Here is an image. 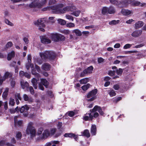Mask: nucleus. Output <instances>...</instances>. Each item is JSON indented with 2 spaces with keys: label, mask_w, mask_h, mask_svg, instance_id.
<instances>
[{
  "label": "nucleus",
  "mask_w": 146,
  "mask_h": 146,
  "mask_svg": "<svg viewBox=\"0 0 146 146\" xmlns=\"http://www.w3.org/2000/svg\"><path fill=\"white\" fill-rule=\"evenodd\" d=\"M40 56L42 60L46 61L48 60H54L56 58V54L53 51H46L44 52H40Z\"/></svg>",
  "instance_id": "nucleus-1"
},
{
  "label": "nucleus",
  "mask_w": 146,
  "mask_h": 146,
  "mask_svg": "<svg viewBox=\"0 0 146 146\" xmlns=\"http://www.w3.org/2000/svg\"><path fill=\"white\" fill-rule=\"evenodd\" d=\"M33 122H29L26 130V134L28 135L30 134L31 138L35 136L36 131L35 127L33 126Z\"/></svg>",
  "instance_id": "nucleus-2"
},
{
  "label": "nucleus",
  "mask_w": 146,
  "mask_h": 146,
  "mask_svg": "<svg viewBox=\"0 0 146 146\" xmlns=\"http://www.w3.org/2000/svg\"><path fill=\"white\" fill-rule=\"evenodd\" d=\"M50 36L52 40L56 42L60 41H64L65 39L64 36L57 33H52L50 35Z\"/></svg>",
  "instance_id": "nucleus-3"
},
{
  "label": "nucleus",
  "mask_w": 146,
  "mask_h": 146,
  "mask_svg": "<svg viewBox=\"0 0 146 146\" xmlns=\"http://www.w3.org/2000/svg\"><path fill=\"white\" fill-rule=\"evenodd\" d=\"M64 6V5L62 3H60L57 5H55L48 7L49 9H51L53 10L52 12L54 13L59 14L60 13H57L56 11L58 10H60L61 8H62Z\"/></svg>",
  "instance_id": "nucleus-4"
},
{
  "label": "nucleus",
  "mask_w": 146,
  "mask_h": 146,
  "mask_svg": "<svg viewBox=\"0 0 146 146\" xmlns=\"http://www.w3.org/2000/svg\"><path fill=\"white\" fill-rule=\"evenodd\" d=\"M129 0H124L120 1H118L117 5V7L123 8L127 7L129 5Z\"/></svg>",
  "instance_id": "nucleus-5"
},
{
  "label": "nucleus",
  "mask_w": 146,
  "mask_h": 146,
  "mask_svg": "<svg viewBox=\"0 0 146 146\" xmlns=\"http://www.w3.org/2000/svg\"><path fill=\"white\" fill-rule=\"evenodd\" d=\"M91 112H94L98 111L100 115L103 116L104 113L102 111L101 107L97 105L95 106L92 109L90 110Z\"/></svg>",
  "instance_id": "nucleus-6"
},
{
  "label": "nucleus",
  "mask_w": 146,
  "mask_h": 146,
  "mask_svg": "<svg viewBox=\"0 0 146 146\" xmlns=\"http://www.w3.org/2000/svg\"><path fill=\"white\" fill-rule=\"evenodd\" d=\"M46 22V20L44 18H42L40 19H38L37 21L35 22L34 23L35 25H40L42 27H45V25L44 24Z\"/></svg>",
  "instance_id": "nucleus-7"
},
{
  "label": "nucleus",
  "mask_w": 146,
  "mask_h": 146,
  "mask_svg": "<svg viewBox=\"0 0 146 146\" xmlns=\"http://www.w3.org/2000/svg\"><path fill=\"white\" fill-rule=\"evenodd\" d=\"M64 136L65 137H70L71 138H73L76 141H77L78 137L75 134L71 133H65Z\"/></svg>",
  "instance_id": "nucleus-8"
},
{
  "label": "nucleus",
  "mask_w": 146,
  "mask_h": 146,
  "mask_svg": "<svg viewBox=\"0 0 146 146\" xmlns=\"http://www.w3.org/2000/svg\"><path fill=\"white\" fill-rule=\"evenodd\" d=\"M40 39L41 42L43 44H47L51 42V40L45 36H41Z\"/></svg>",
  "instance_id": "nucleus-9"
},
{
  "label": "nucleus",
  "mask_w": 146,
  "mask_h": 146,
  "mask_svg": "<svg viewBox=\"0 0 146 146\" xmlns=\"http://www.w3.org/2000/svg\"><path fill=\"white\" fill-rule=\"evenodd\" d=\"M98 92V90L97 89H95L94 90L89 92L87 96V98H90L91 97L95 96Z\"/></svg>",
  "instance_id": "nucleus-10"
},
{
  "label": "nucleus",
  "mask_w": 146,
  "mask_h": 146,
  "mask_svg": "<svg viewBox=\"0 0 146 146\" xmlns=\"http://www.w3.org/2000/svg\"><path fill=\"white\" fill-rule=\"evenodd\" d=\"M142 33L141 30H136L133 31L131 34V36L135 37H137L141 35Z\"/></svg>",
  "instance_id": "nucleus-11"
},
{
  "label": "nucleus",
  "mask_w": 146,
  "mask_h": 146,
  "mask_svg": "<svg viewBox=\"0 0 146 146\" xmlns=\"http://www.w3.org/2000/svg\"><path fill=\"white\" fill-rule=\"evenodd\" d=\"M20 84L22 89H24L25 88H29V84L27 82H25L24 80H22L21 81Z\"/></svg>",
  "instance_id": "nucleus-12"
},
{
  "label": "nucleus",
  "mask_w": 146,
  "mask_h": 146,
  "mask_svg": "<svg viewBox=\"0 0 146 146\" xmlns=\"http://www.w3.org/2000/svg\"><path fill=\"white\" fill-rule=\"evenodd\" d=\"M33 1L29 5V7L31 8L37 7L38 6L39 0H31Z\"/></svg>",
  "instance_id": "nucleus-13"
},
{
  "label": "nucleus",
  "mask_w": 146,
  "mask_h": 146,
  "mask_svg": "<svg viewBox=\"0 0 146 146\" xmlns=\"http://www.w3.org/2000/svg\"><path fill=\"white\" fill-rule=\"evenodd\" d=\"M38 80L39 78H37V79L33 78L31 80V82L35 89H36L37 88L38 81Z\"/></svg>",
  "instance_id": "nucleus-14"
},
{
  "label": "nucleus",
  "mask_w": 146,
  "mask_h": 146,
  "mask_svg": "<svg viewBox=\"0 0 146 146\" xmlns=\"http://www.w3.org/2000/svg\"><path fill=\"white\" fill-rule=\"evenodd\" d=\"M51 68L50 65L48 63H45L43 64L42 66V68L45 71H48Z\"/></svg>",
  "instance_id": "nucleus-15"
},
{
  "label": "nucleus",
  "mask_w": 146,
  "mask_h": 146,
  "mask_svg": "<svg viewBox=\"0 0 146 146\" xmlns=\"http://www.w3.org/2000/svg\"><path fill=\"white\" fill-rule=\"evenodd\" d=\"M59 141H52L46 143L45 146H56L55 144H59Z\"/></svg>",
  "instance_id": "nucleus-16"
},
{
  "label": "nucleus",
  "mask_w": 146,
  "mask_h": 146,
  "mask_svg": "<svg viewBox=\"0 0 146 146\" xmlns=\"http://www.w3.org/2000/svg\"><path fill=\"white\" fill-rule=\"evenodd\" d=\"M97 128L95 125H92L91 126L90 131L93 135H95L96 134Z\"/></svg>",
  "instance_id": "nucleus-17"
},
{
  "label": "nucleus",
  "mask_w": 146,
  "mask_h": 146,
  "mask_svg": "<svg viewBox=\"0 0 146 146\" xmlns=\"http://www.w3.org/2000/svg\"><path fill=\"white\" fill-rule=\"evenodd\" d=\"M121 13L122 15L125 16H127L133 13L132 11H131L128 9H122Z\"/></svg>",
  "instance_id": "nucleus-18"
},
{
  "label": "nucleus",
  "mask_w": 146,
  "mask_h": 146,
  "mask_svg": "<svg viewBox=\"0 0 146 146\" xmlns=\"http://www.w3.org/2000/svg\"><path fill=\"white\" fill-rule=\"evenodd\" d=\"M50 135V133L48 129H46L44 131L43 133L42 134L41 138L42 139H44L45 137L47 138Z\"/></svg>",
  "instance_id": "nucleus-19"
},
{
  "label": "nucleus",
  "mask_w": 146,
  "mask_h": 146,
  "mask_svg": "<svg viewBox=\"0 0 146 146\" xmlns=\"http://www.w3.org/2000/svg\"><path fill=\"white\" fill-rule=\"evenodd\" d=\"M40 83L43 85L46 88L48 87L49 83L46 79L44 78H41L40 79Z\"/></svg>",
  "instance_id": "nucleus-20"
},
{
  "label": "nucleus",
  "mask_w": 146,
  "mask_h": 146,
  "mask_svg": "<svg viewBox=\"0 0 146 146\" xmlns=\"http://www.w3.org/2000/svg\"><path fill=\"white\" fill-rule=\"evenodd\" d=\"M23 98L24 100L25 101H28L29 102H32L33 101V98L31 97L29 98L28 95L26 94H24Z\"/></svg>",
  "instance_id": "nucleus-21"
},
{
  "label": "nucleus",
  "mask_w": 146,
  "mask_h": 146,
  "mask_svg": "<svg viewBox=\"0 0 146 146\" xmlns=\"http://www.w3.org/2000/svg\"><path fill=\"white\" fill-rule=\"evenodd\" d=\"M15 56V52L14 51H12L11 52L8 54L7 59L8 60H11V59L14 58Z\"/></svg>",
  "instance_id": "nucleus-22"
},
{
  "label": "nucleus",
  "mask_w": 146,
  "mask_h": 146,
  "mask_svg": "<svg viewBox=\"0 0 146 146\" xmlns=\"http://www.w3.org/2000/svg\"><path fill=\"white\" fill-rule=\"evenodd\" d=\"M29 109V107L27 104L24 106H22L20 108V111L21 113H22L24 112L26 110V111H28Z\"/></svg>",
  "instance_id": "nucleus-23"
},
{
  "label": "nucleus",
  "mask_w": 146,
  "mask_h": 146,
  "mask_svg": "<svg viewBox=\"0 0 146 146\" xmlns=\"http://www.w3.org/2000/svg\"><path fill=\"white\" fill-rule=\"evenodd\" d=\"M68 6H67L65 7L62 9L58 10H57L56 12L57 13H64L66 12V11H69Z\"/></svg>",
  "instance_id": "nucleus-24"
},
{
  "label": "nucleus",
  "mask_w": 146,
  "mask_h": 146,
  "mask_svg": "<svg viewBox=\"0 0 146 146\" xmlns=\"http://www.w3.org/2000/svg\"><path fill=\"white\" fill-rule=\"evenodd\" d=\"M12 76V74L11 73L8 72H5L3 78V80H5L8 78H11Z\"/></svg>",
  "instance_id": "nucleus-25"
},
{
  "label": "nucleus",
  "mask_w": 146,
  "mask_h": 146,
  "mask_svg": "<svg viewBox=\"0 0 146 146\" xmlns=\"http://www.w3.org/2000/svg\"><path fill=\"white\" fill-rule=\"evenodd\" d=\"M144 24L143 22L142 21H138L135 24V28L137 29L142 27Z\"/></svg>",
  "instance_id": "nucleus-26"
},
{
  "label": "nucleus",
  "mask_w": 146,
  "mask_h": 146,
  "mask_svg": "<svg viewBox=\"0 0 146 146\" xmlns=\"http://www.w3.org/2000/svg\"><path fill=\"white\" fill-rule=\"evenodd\" d=\"M83 136L89 138L90 137V134L89 133V130L87 129L84 130L82 133Z\"/></svg>",
  "instance_id": "nucleus-27"
},
{
  "label": "nucleus",
  "mask_w": 146,
  "mask_h": 146,
  "mask_svg": "<svg viewBox=\"0 0 146 146\" xmlns=\"http://www.w3.org/2000/svg\"><path fill=\"white\" fill-rule=\"evenodd\" d=\"M93 67L91 66L85 69L84 70L87 74H90L92 73V71L93 70Z\"/></svg>",
  "instance_id": "nucleus-28"
},
{
  "label": "nucleus",
  "mask_w": 146,
  "mask_h": 146,
  "mask_svg": "<svg viewBox=\"0 0 146 146\" xmlns=\"http://www.w3.org/2000/svg\"><path fill=\"white\" fill-rule=\"evenodd\" d=\"M115 12L114 8L111 6L108 8V13L109 14H114Z\"/></svg>",
  "instance_id": "nucleus-29"
},
{
  "label": "nucleus",
  "mask_w": 146,
  "mask_h": 146,
  "mask_svg": "<svg viewBox=\"0 0 146 146\" xmlns=\"http://www.w3.org/2000/svg\"><path fill=\"white\" fill-rule=\"evenodd\" d=\"M31 73L32 74L34 75L35 77L37 78H38L40 76V74L36 72V70L35 69L33 68L32 69Z\"/></svg>",
  "instance_id": "nucleus-30"
},
{
  "label": "nucleus",
  "mask_w": 146,
  "mask_h": 146,
  "mask_svg": "<svg viewBox=\"0 0 146 146\" xmlns=\"http://www.w3.org/2000/svg\"><path fill=\"white\" fill-rule=\"evenodd\" d=\"M73 33H75L76 36H82V32L78 29H74L73 31Z\"/></svg>",
  "instance_id": "nucleus-31"
},
{
  "label": "nucleus",
  "mask_w": 146,
  "mask_h": 146,
  "mask_svg": "<svg viewBox=\"0 0 146 146\" xmlns=\"http://www.w3.org/2000/svg\"><path fill=\"white\" fill-rule=\"evenodd\" d=\"M89 80L88 78H86L80 80L79 82L81 84H85L88 82Z\"/></svg>",
  "instance_id": "nucleus-32"
},
{
  "label": "nucleus",
  "mask_w": 146,
  "mask_h": 146,
  "mask_svg": "<svg viewBox=\"0 0 146 146\" xmlns=\"http://www.w3.org/2000/svg\"><path fill=\"white\" fill-rule=\"evenodd\" d=\"M90 84H87L86 85H84L81 87L83 91H86L90 87Z\"/></svg>",
  "instance_id": "nucleus-33"
},
{
  "label": "nucleus",
  "mask_w": 146,
  "mask_h": 146,
  "mask_svg": "<svg viewBox=\"0 0 146 146\" xmlns=\"http://www.w3.org/2000/svg\"><path fill=\"white\" fill-rule=\"evenodd\" d=\"M109 91V94L110 97H112L116 96V94L113 90L111 89Z\"/></svg>",
  "instance_id": "nucleus-34"
},
{
  "label": "nucleus",
  "mask_w": 146,
  "mask_h": 146,
  "mask_svg": "<svg viewBox=\"0 0 146 146\" xmlns=\"http://www.w3.org/2000/svg\"><path fill=\"white\" fill-rule=\"evenodd\" d=\"M9 90V88H6L5 91L3 92L2 94V97L4 98H6L8 94V92Z\"/></svg>",
  "instance_id": "nucleus-35"
},
{
  "label": "nucleus",
  "mask_w": 146,
  "mask_h": 146,
  "mask_svg": "<svg viewBox=\"0 0 146 146\" xmlns=\"http://www.w3.org/2000/svg\"><path fill=\"white\" fill-rule=\"evenodd\" d=\"M107 13H108V8L106 7H103L102 10V14L105 15Z\"/></svg>",
  "instance_id": "nucleus-36"
},
{
  "label": "nucleus",
  "mask_w": 146,
  "mask_h": 146,
  "mask_svg": "<svg viewBox=\"0 0 146 146\" xmlns=\"http://www.w3.org/2000/svg\"><path fill=\"white\" fill-rule=\"evenodd\" d=\"M47 0H41L40 3H38V6L41 7L44 6L46 3Z\"/></svg>",
  "instance_id": "nucleus-37"
},
{
  "label": "nucleus",
  "mask_w": 146,
  "mask_h": 146,
  "mask_svg": "<svg viewBox=\"0 0 146 146\" xmlns=\"http://www.w3.org/2000/svg\"><path fill=\"white\" fill-rule=\"evenodd\" d=\"M120 21L119 20H117V21L115 20H112L109 23L110 25H115L119 23Z\"/></svg>",
  "instance_id": "nucleus-38"
},
{
  "label": "nucleus",
  "mask_w": 146,
  "mask_h": 146,
  "mask_svg": "<svg viewBox=\"0 0 146 146\" xmlns=\"http://www.w3.org/2000/svg\"><path fill=\"white\" fill-rule=\"evenodd\" d=\"M58 23L60 24L61 25H64L66 24V21L63 19H59L58 20Z\"/></svg>",
  "instance_id": "nucleus-39"
},
{
  "label": "nucleus",
  "mask_w": 146,
  "mask_h": 146,
  "mask_svg": "<svg viewBox=\"0 0 146 146\" xmlns=\"http://www.w3.org/2000/svg\"><path fill=\"white\" fill-rule=\"evenodd\" d=\"M80 12L81 11H74L71 13V14L77 17L79 16Z\"/></svg>",
  "instance_id": "nucleus-40"
},
{
  "label": "nucleus",
  "mask_w": 146,
  "mask_h": 146,
  "mask_svg": "<svg viewBox=\"0 0 146 146\" xmlns=\"http://www.w3.org/2000/svg\"><path fill=\"white\" fill-rule=\"evenodd\" d=\"M115 72H116L118 75L121 76L123 72V70L122 69L119 68V70L117 69L116 70Z\"/></svg>",
  "instance_id": "nucleus-41"
},
{
  "label": "nucleus",
  "mask_w": 146,
  "mask_h": 146,
  "mask_svg": "<svg viewBox=\"0 0 146 146\" xmlns=\"http://www.w3.org/2000/svg\"><path fill=\"white\" fill-rule=\"evenodd\" d=\"M15 102L14 100L12 98H10L9 102V105H11L12 106H13L15 105Z\"/></svg>",
  "instance_id": "nucleus-42"
},
{
  "label": "nucleus",
  "mask_w": 146,
  "mask_h": 146,
  "mask_svg": "<svg viewBox=\"0 0 146 146\" xmlns=\"http://www.w3.org/2000/svg\"><path fill=\"white\" fill-rule=\"evenodd\" d=\"M118 1L116 0H109V1L110 3L116 6H117Z\"/></svg>",
  "instance_id": "nucleus-43"
},
{
  "label": "nucleus",
  "mask_w": 146,
  "mask_h": 146,
  "mask_svg": "<svg viewBox=\"0 0 146 146\" xmlns=\"http://www.w3.org/2000/svg\"><path fill=\"white\" fill-rule=\"evenodd\" d=\"M13 45V43L11 42H9L7 43L5 46V49L11 47Z\"/></svg>",
  "instance_id": "nucleus-44"
},
{
  "label": "nucleus",
  "mask_w": 146,
  "mask_h": 146,
  "mask_svg": "<svg viewBox=\"0 0 146 146\" xmlns=\"http://www.w3.org/2000/svg\"><path fill=\"white\" fill-rule=\"evenodd\" d=\"M122 99V98L121 97H118L117 98H114L113 100V102L115 103H117Z\"/></svg>",
  "instance_id": "nucleus-45"
},
{
  "label": "nucleus",
  "mask_w": 146,
  "mask_h": 146,
  "mask_svg": "<svg viewBox=\"0 0 146 146\" xmlns=\"http://www.w3.org/2000/svg\"><path fill=\"white\" fill-rule=\"evenodd\" d=\"M115 70L112 71L110 70L109 71L108 73V74L110 76H113L115 75Z\"/></svg>",
  "instance_id": "nucleus-46"
},
{
  "label": "nucleus",
  "mask_w": 146,
  "mask_h": 146,
  "mask_svg": "<svg viewBox=\"0 0 146 146\" xmlns=\"http://www.w3.org/2000/svg\"><path fill=\"white\" fill-rule=\"evenodd\" d=\"M113 88L115 90H119L120 88L119 84H117L113 86Z\"/></svg>",
  "instance_id": "nucleus-47"
},
{
  "label": "nucleus",
  "mask_w": 146,
  "mask_h": 146,
  "mask_svg": "<svg viewBox=\"0 0 146 146\" xmlns=\"http://www.w3.org/2000/svg\"><path fill=\"white\" fill-rule=\"evenodd\" d=\"M5 22L6 23L11 26H13V24L7 19H5Z\"/></svg>",
  "instance_id": "nucleus-48"
},
{
  "label": "nucleus",
  "mask_w": 146,
  "mask_h": 146,
  "mask_svg": "<svg viewBox=\"0 0 146 146\" xmlns=\"http://www.w3.org/2000/svg\"><path fill=\"white\" fill-rule=\"evenodd\" d=\"M22 137V134L21 132H18L16 135V137L18 139H20Z\"/></svg>",
  "instance_id": "nucleus-49"
},
{
  "label": "nucleus",
  "mask_w": 146,
  "mask_h": 146,
  "mask_svg": "<svg viewBox=\"0 0 146 146\" xmlns=\"http://www.w3.org/2000/svg\"><path fill=\"white\" fill-rule=\"evenodd\" d=\"M132 46V44H125L123 46V48L125 49H127L130 48Z\"/></svg>",
  "instance_id": "nucleus-50"
},
{
  "label": "nucleus",
  "mask_w": 146,
  "mask_h": 146,
  "mask_svg": "<svg viewBox=\"0 0 146 146\" xmlns=\"http://www.w3.org/2000/svg\"><path fill=\"white\" fill-rule=\"evenodd\" d=\"M29 88L31 94L33 95L35 93V91L33 87L31 86H30L29 87Z\"/></svg>",
  "instance_id": "nucleus-51"
},
{
  "label": "nucleus",
  "mask_w": 146,
  "mask_h": 146,
  "mask_svg": "<svg viewBox=\"0 0 146 146\" xmlns=\"http://www.w3.org/2000/svg\"><path fill=\"white\" fill-rule=\"evenodd\" d=\"M75 115V112L73 111H68V115L70 117L73 116Z\"/></svg>",
  "instance_id": "nucleus-52"
},
{
  "label": "nucleus",
  "mask_w": 146,
  "mask_h": 146,
  "mask_svg": "<svg viewBox=\"0 0 146 146\" xmlns=\"http://www.w3.org/2000/svg\"><path fill=\"white\" fill-rule=\"evenodd\" d=\"M15 97L16 98V99H18V100H19L20 101H21L22 100V98L21 97L20 94V93H17L15 95Z\"/></svg>",
  "instance_id": "nucleus-53"
},
{
  "label": "nucleus",
  "mask_w": 146,
  "mask_h": 146,
  "mask_svg": "<svg viewBox=\"0 0 146 146\" xmlns=\"http://www.w3.org/2000/svg\"><path fill=\"white\" fill-rule=\"evenodd\" d=\"M69 11H74L76 10V7L74 6H68Z\"/></svg>",
  "instance_id": "nucleus-54"
},
{
  "label": "nucleus",
  "mask_w": 146,
  "mask_h": 146,
  "mask_svg": "<svg viewBox=\"0 0 146 146\" xmlns=\"http://www.w3.org/2000/svg\"><path fill=\"white\" fill-rule=\"evenodd\" d=\"M56 2V0H49L48 5H53Z\"/></svg>",
  "instance_id": "nucleus-55"
},
{
  "label": "nucleus",
  "mask_w": 146,
  "mask_h": 146,
  "mask_svg": "<svg viewBox=\"0 0 146 146\" xmlns=\"http://www.w3.org/2000/svg\"><path fill=\"white\" fill-rule=\"evenodd\" d=\"M61 33L65 35H68L70 33V31L68 30L65 29L62 31Z\"/></svg>",
  "instance_id": "nucleus-56"
},
{
  "label": "nucleus",
  "mask_w": 146,
  "mask_h": 146,
  "mask_svg": "<svg viewBox=\"0 0 146 146\" xmlns=\"http://www.w3.org/2000/svg\"><path fill=\"white\" fill-rule=\"evenodd\" d=\"M75 26V25L74 23H70L67 24V27H73Z\"/></svg>",
  "instance_id": "nucleus-57"
},
{
  "label": "nucleus",
  "mask_w": 146,
  "mask_h": 146,
  "mask_svg": "<svg viewBox=\"0 0 146 146\" xmlns=\"http://www.w3.org/2000/svg\"><path fill=\"white\" fill-rule=\"evenodd\" d=\"M47 94L48 96L51 98H53L54 96V95L53 94V92L51 91H48Z\"/></svg>",
  "instance_id": "nucleus-58"
},
{
  "label": "nucleus",
  "mask_w": 146,
  "mask_h": 146,
  "mask_svg": "<svg viewBox=\"0 0 146 146\" xmlns=\"http://www.w3.org/2000/svg\"><path fill=\"white\" fill-rule=\"evenodd\" d=\"M141 3L138 1H135L133 3V5L135 6H137L140 5Z\"/></svg>",
  "instance_id": "nucleus-59"
},
{
  "label": "nucleus",
  "mask_w": 146,
  "mask_h": 146,
  "mask_svg": "<svg viewBox=\"0 0 146 146\" xmlns=\"http://www.w3.org/2000/svg\"><path fill=\"white\" fill-rule=\"evenodd\" d=\"M43 86V85L40 83L38 84V88L41 90H44V88Z\"/></svg>",
  "instance_id": "nucleus-60"
},
{
  "label": "nucleus",
  "mask_w": 146,
  "mask_h": 146,
  "mask_svg": "<svg viewBox=\"0 0 146 146\" xmlns=\"http://www.w3.org/2000/svg\"><path fill=\"white\" fill-rule=\"evenodd\" d=\"M104 59L102 57H99L98 58V62L99 64L101 63L104 61Z\"/></svg>",
  "instance_id": "nucleus-61"
},
{
  "label": "nucleus",
  "mask_w": 146,
  "mask_h": 146,
  "mask_svg": "<svg viewBox=\"0 0 146 146\" xmlns=\"http://www.w3.org/2000/svg\"><path fill=\"white\" fill-rule=\"evenodd\" d=\"M90 113H86V115H89V117L90 119V120H92L93 119V117H94L93 116V115L92 114V113L91 111H90Z\"/></svg>",
  "instance_id": "nucleus-62"
},
{
  "label": "nucleus",
  "mask_w": 146,
  "mask_h": 146,
  "mask_svg": "<svg viewBox=\"0 0 146 146\" xmlns=\"http://www.w3.org/2000/svg\"><path fill=\"white\" fill-rule=\"evenodd\" d=\"M66 17L67 19L69 20H71L72 21L74 20V18L71 16L66 15Z\"/></svg>",
  "instance_id": "nucleus-63"
},
{
  "label": "nucleus",
  "mask_w": 146,
  "mask_h": 146,
  "mask_svg": "<svg viewBox=\"0 0 146 146\" xmlns=\"http://www.w3.org/2000/svg\"><path fill=\"white\" fill-rule=\"evenodd\" d=\"M87 74L84 70L80 73V76L81 77H84L85 76V74Z\"/></svg>",
  "instance_id": "nucleus-64"
}]
</instances>
